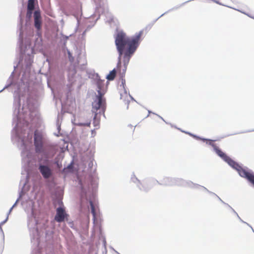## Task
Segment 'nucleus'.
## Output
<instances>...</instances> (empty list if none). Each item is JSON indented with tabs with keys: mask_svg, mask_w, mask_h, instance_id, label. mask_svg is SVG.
Instances as JSON below:
<instances>
[{
	"mask_svg": "<svg viewBox=\"0 0 254 254\" xmlns=\"http://www.w3.org/2000/svg\"><path fill=\"white\" fill-rule=\"evenodd\" d=\"M39 170L45 179L49 178L52 174L51 170L47 166L40 165Z\"/></svg>",
	"mask_w": 254,
	"mask_h": 254,
	"instance_id": "nucleus-6",
	"label": "nucleus"
},
{
	"mask_svg": "<svg viewBox=\"0 0 254 254\" xmlns=\"http://www.w3.org/2000/svg\"><path fill=\"white\" fill-rule=\"evenodd\" d=\"M14 206V205L11 208V209H10V212L11 211V210L12 209L13 207Z\"/></svg>",
	"mask_w": 254,
	"mask_h": 254,
	"instance_id": "nucleus-14",
	"label": "nucleus"
},
{
	"mask_svg": "<svg viewBox=\"0 0 254 254\" xmlns=\"http://www.w3.org/2000/svg\"><path fill=\"white\" fill-rule=\"evenodd\" d=\"M65 213L64 209L62 207H59L57 209V214L55 219L57 222H62L64 221Z\"/></svg>",
	"mask_w": 254,
	"mask_h": 254,
	"instance_id": "nucleus-7",
	"label": "nucleus"
},
{
	"mask_svg": "<svg viewBox=\"0 0 254 254\" xmlns=\"http://www.w3.org/2000/svg\"><path fill=\"white\" fill-rule=\"evenodd\" d=\"M143 31H139L132 37H128L123 31L119 32L115 38V44L119 53L117 70L125 75L130 59L136 50Z\"/></svg>",
	"mask_w": 254,
	"mask_h": 254,
	"instance_id": "nucleus-1",
	"label": "nucleus"
},
{
	"mask_svg": "<svg viewBox=\"0 0 254 254\" xmlns=\"http://www.w3.org/2000/svg\"><path fill=\"white\" fill-rule=\"evenodd\" d=\"M116 70L114 69L112 71H111L109 74L107 76V79L109 80H113L116 75Z\"/></svg>",
	"mask_w": 254,
	"mask_h": 254,
	"instance_id": "nucleus-9",
	"label": "nucleus"
},
{
	"mask_svg": "<svg viewBox=\"0 0 254 254\" xmlns=\"http://www.w3.org/2000/svg\"><path fill=\"white\" fill-rule=\"evenodd\" d=\"M34 26L35 28L39 30L42 26V18L39 10H36L34 12Z\"/></svg>",
	"mask_w": 254,
	"mask_h": 254,
	"instance_id": "nucleus-5",
	"label": "nucleus"
},
{
	"mask_svg": "<svg viewBox=\"0 0 254 254\" xmlns=\"http://www.w3.org/2000/svg\"><path fill=\"white\" fill-rule=\"evenodd\" d=\"M35 7L34 0H28L27 9L30 10H33Z\"/></svg>",
	"mask_w": 254,
	"mask_h": 254,
	"instance_id": "nucleus-10",
	"label": "nucleus"
},
{
	"mask_svg": "<svg viewBox=\"0 0 254 254\" xmlns=\"http://www.w3.org/2000/svg\"><path fill=\"white\" fill-rule=\"evenodd\" d=\"M32 11L33 10H30L27 9V17H31L32 13Z\"/></svg>",
	"mask_w": 254,
	"mask_h": 254,
	"instance_id": "nucleus-12",
	"label": "nucleus"
},
{
	"mask_svg": "<svg viewBox=\"0 0 254 254\" xmlns=\"http://www.w3.org/2000/svg\"><path fill=\"white\" fill-rule=\"evenodd\" d=\"M225 161L227 162L229 165L236 169L241 177L246 178L254 186V174L253 173L243 168L229 157H228Z\"/></svg>",
	"mask_w": 254,
	"mask_h": 254,
	"instance_id": "nucleus-2",
	"label": "nucleus"
},
{
	"mask_svg": "<svg viewBox=\"0 0 254 254\" xmlns=\"http://www.w3.org/2000/svg\"><path fill=\"white\" fill-rule=\"evenodd\" d=\"M212 146L217 155L222 158L224 161H226L229 156L221 151L215 144H212Z\"/></svg>",
	"mask_w": 254,
	"mask_h": 254,
	"instance_id": "nucleus-8",
	"label": "nucleus"
},
{
	"mask_svg": "<svg viewBox=\"0 0 254 254\" xmlns=\"http://www.w3.org/2000/svg\"><path fill=\"white\" fill-rule=\"evenodd\" d=\"M208 143H209V144H210V145H212V144H214L213 143V140H208Z\"/></svg>",
	"mask_w": 254,
	"mask_h": 254,
	"instance_id": "nucleus-13",
	"label": "nucleus"
},
{
	"mask_svg": "<svg viewBox=\"0 0 254 254\" xmlns=\"http://www.w3.org/2000/svg\"><path fill=\"white\" fill-rule=\"evenodd\" d=\"M98 95L92 103V112L95 114L94 118H97L98 114H104L106 110V101L103 98L100 90L98 91Z\"/></svg>",
	"mask_w": 254,
	"mask_h": 254,
	"instance_id": "nucleus-3",
	"label": "nucleus"
},
{
	"mask_svg": "<svg viewBox=\"0 0 254 254\" xmlns=\"http://www.w3.org/2000/svg\"><path fill=\"white\" fill-rule=\"evenodd\" d=\"M34 144L35 151L37 153L41 152L43 150L44 144V136L43 133L38 130H36L34 135Z\"/></svg>",
	"mask_w": 254,
	"mask_h": 254,
	"instance_id": "nucleus-4",
	"label": "nucleus"
},
{
	"mask_svg": "<svg viewBox=\"0 0 254 254\" xmlns=\"http://www.w3.org/2000/svg\"><path fill=\"white\" fill-rule=\"evenodd\" d=\"M90 206H91V213L93 214L94 217L95 218V215H96L95 207H94V204L92 201L90 202Z\"/></svg>",
	"mask_w": 254,
	"mask_h": 254,
	"instance_id": "nucleus-11",
	"label": "nucleus"
}]
</instances>
